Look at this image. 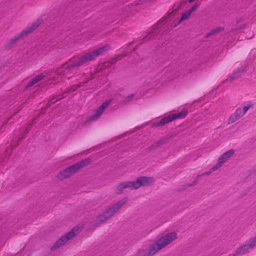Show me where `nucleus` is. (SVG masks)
I'll use <instances>...</instances> for the list:
<instances>
[{"instance_id":"nucleus-43","label":"nucleus","mask_w":256,"mask_h":256,"mask_svg":"<svg viewBox=\"0 0 256 256\" xmlns=\"http://www.w3.org/2000/svg\"><path fill=\"white\" fill-rule=\"evenodd\" d=\"M133 42H130V43L128 44V46H131V45L133 44Z\"/></svg>"},{"instance_id":"nucleus-15","label":"nucleus","mask_w":256,"mask_h":256,"mask_svg":"<svg viewBox=\"0 0 256 256\" xmlns=\"http://www.w3.org/2000/svg\"><path fill=\"white\" fill-rule=\"evenodd\" d=\"M172 138V136H164L162 137L160 140L156 142V143L157 144L158 147H160L164 144H167Z\"/></svg>"},{"instance_id":"nucleus-9","label":"nucleus","mask_w":256,"mask_h":256,"mask_svg":"<svg viewBox=\"0 0 256 256\" xmlns=\"http://www.w3.org/2000/svg\"><path fill=\"white\" fill-rule=\"evenodd\" d=\"M110 102L106 101L96 110L94 114L89 117V120L93 121L97 119L103 112L106 108L110 104Z\"/></svg>"},{"instance_id":"nucleus-23","label":"nucleus","mask_w":256,"mask_h":256,"mask_svg":"<svg viewBox=\"0 0 256 256\" xmlns=\"http://www.w3.org/2000/svg\"><path fill=\"white\" fill-rule=\"evenodd\" d=\"M88 80L87 81H86L82 83V84H86V82H88ZM82 85V83H80L78 84H76V85H74L73 86H72L70 89H68V90H70V92H74L75 90H76L81 86Z\"/></svg>"},{"instance_id":"nucleus-26","label":"nucleus","mask_w":256,"mask_h":256,"mask_svg":"<svg viewBox=\"0 0 256 256\" xmlns=\"http://www.w3.org/2000/svg\"><path fill=\"white\" fill-rule=\"evenodd\" d=\"M44 77V76L43 74H40L34 77L32 80L34 82L35 84L37 83L38 82L42 80Z\"/></svg>"},{"instance_id":"nucleus-27","label":"nucleus","mask_w":256,"mask_h":256,"mask_svg":"<svg viewBox=\"0 0 256 256\" xmlns=\"http://www.w3.org/2000/svg\"><path fill=\"white\" fill-rule=\"evenodd\" d=\"M235 113L236 115L238 116L240 118L245 114L241 108H238L235 112Z\"/></svg>"},{"instance_id":"nucleus-4","label":"nucleus","mask_w":256,"mask_h":256,"mask_svg":"<svg viewBox=\"0 0 256 256\" xmlns=\"http://www.w3.org/2000/svg\"><path fill=\"white\" fill-rule=\"evenodd\" d=\"M127 202L128 198H124L118 200L114 204L108 206L104 212L98 216L97 220L100 222H102L110 219L111 217L114 216L115 214L118 212V210L126 203Z\"/></svg>"},{"instance_id":"nucleus-37","label":"nucleus","mask_w":256,"mask_h":256,"mask_svg":"<svg viewBox=\"0 0 256 256\" xmlns=\"http://www.w3.org/2000/svg\"><path fill=\"white\" fill-rule=\"evenodd\" d=\"M182 3H180L179 4L178 6H177V7L174 10V12H176V10H180V8H181L182 6Z\"/></svg>"},{"instance_id":"nucleus-5","label":"nucleus","mask_w":256,"mask_h":256,"mask_svg":"<svg viewBox=\"0 0 256 256\" xmlns=\"http://www.w3.org/2000/svg\"><path fill=\"white\" fill-rule=\"evenodd\" d=\"M90 162V160L88 158L82 160L60 172L57 176V178L60 180H63L68 178L72 174L78 172L80 169L87 166Z\"/></svg>"},{"instance_id":"nucleus-8","label":"nucleus","mask_w":256,"mask_h":256,"mask_svg":"<svg viewBox=\"0 0 256 256\" xmlns=\"http://www.w3.org/2000/svg\"><path fill=\"white\" fill-rule=\"evenodd\" d=\"M110 102L106 101L96 110L94 114L89 117V120L93 121L97 119L103 112L106 108L110 104Z\"/></svg>"},{"instance_id":"nucleus-28","label":"nucleus","mask_w":256,"mask_h":256,"mask_svg":"<svg viewBox=\"0 0 256 256\" xmlns=\"http://www.w3.org/2000/svg\"><path fill=\"white\" fill-rule=\"evenodd\" d=\"M216 170H212V168L210 169L209 171L206 172L201 174H199L198 176V178H200V176H208L212 172Z\"/></svg>"},{"instance_id":"nucleus-22","label":"nucleus","mask_w":256,"mask_h":256,"mask_svg":"<svg viewBox=\"0 0 256 256\" xmlns=\"http://www.w3.org/2000/svg\"><path fill=\"white\" fill-rule=\"evenodd\" d=\"M159 147L158 146L156 142L152 144L150 146L148 147L146 150L148 152H150L152 151L156 150Z\"/></svg>"},{"instance_id":"nucleus-1","label":"nucleus","mask_w":256,"mask_h":256,"mask_svg":"<svg viewBox=\"0 0 256 256\" xmlns=\"http://www.w3.org/2000/svg\"><path fill=\"white\" fill-rule=\"evenodd\" d=\"M110 48L109 46H105L95 50L91 52L85 53L84 54L76 56H74L68 62L62 64V66L56 70L58 74H64V70H70L72 68L79 66L88 62L94 60L99 56L108 51Z\"/></svg>"},{"instance_id":"nucleus-2","label":"nucleus","mask_w":256,"mask_h":256,"mask_svg":"<svg viewBox=\"0 0 256 256\" xmlns=\"http://www.w3.org/2000/svg\"><path fill=\"white\" fill-rule=\"evenodd\" d=\"M177 238V234L170 232L162 236L147 249L140 250L136 256H152Z\"/></svg>"},{"instance_id":"nucleus-46","label":"nucleus","mask_w":256,"mask_h":256,"mask_svg":"<svg viewBox=\"0 0 256 256\" xmlns=\"http://www.w3.org/2000/svg\"><path fill=\"white\" fill-rule=\"evenodd\" d=\"M172 12H170V13L169 15H170V14H172Z\"/></svg>"},{"instance_id":"nucleus-19","label":"nucleus","mask_w":256,"mask_h":256,"mask_svg":"<svg viewBox=\"0 0 256 256\" xmlns=\"http://www.w3.org/2000/svg\"><path fill=\"white\" fill-rule=\"evenodd\" d=\"M240 118L238 116L236 115V114L235 112H234L229 118L228 124H230L233 123L234 122H236V120H238Z\"/></svg>"},{"instance_id":"nucleus-41","label":"nucleus","mask_w":256,"mask_h":256,"mask_svg":"<svg viewBox=\"0 0 256 256\" xmlns=\"http://www.w3.org/2000/svg\"><path fill=\"white\" fill-rule=\"evenodd\" d=\"M164 20H162V19L160 20V21L158 22V25L160 24H162L164 22Z\"/></svg>"},{"instance_id":"nucleus-10","label":"nucleus","mask_w":256,"mask_h":256,"mask_svg":"<svg viewBox=\"0 0 256 256\" xmlns=\"http://www.w3.org/2000/svg\"><path fill=\"white\" fill-rule=\"evenodd\" d=\"M188 114V110L184 108L178 114H170V116L172 120H173L176 119L184 118Z\"/></svg>"},{"instance_id":"nucleus-40","label":"nucleus","mask_w":256,"mask_h":256,"mask_svg":"<svg viewBox=\"0 0 256 256\" xmlns=\"http://www.w3.org/2000/svg\"><path fill=\"white\" fill-rule=\"evenodd\" d=\"M212 34H214L211 31V32H209L208 33L205 37L206 38H208V37H210V36H212Z\"/></svg>"},{"instance_id":"nucleus-17","label":"nucleus","mask_w":256,"mask_h":256,"mask_svg":"<svg viewBox=\"0 0 256 256\" xmlns=\"http://www.w3.org/2000/svg\"><path fill=\"white\" fill-rule=\"evenodd\" d=\"M154 32H150L149 34H148L147 36H144L142 40V42H140L138 45L136 46L132 50V52H134L138 48V46L141 44L142 42H144L148 40H149L150 39L152 36V35H153V34L154 33Z\"/></svg>"},{"instance_id":"nucleus-29","label":"nucleus","mask_w":256,"mask_h":256,"mask_svg":"<svg viewBox=\"0 0 256 256\" xmlns=\"http://www.w3.org/2000/svg\"><path fill=\"white\" fill-rule=\"evenodd\" d=\"M223 30H224L223 28L218 26V27H217L216 28L214 29L213 30H212V32L213 33V34H214L218 33V32L222 31Z\"/></svg>"},{"instance_id":"nucleus-18","label":"nucleus","mask_w":256,"mask_h":256,"mask_svg":"<svg viewBox=\"0 0 256 256\" xmlns=\"http://www.w3.org/2000/svg\"><path fill=\"white\" fill-rule=\"evenodd\" d=\"M190 12H188V10L183 13L182 15L181 18L178 22L175 24L174 26H176L177 25L179 24L182 21L186 20L190 16Z\"/></svg>"},{"instance_id":"nucleus-6","label":"nucleus","mask_w":256,"mask_h":256,"mask_svg":"<svg viewBox=\"0 0 256 256\" xmlns=\"http://www.w3.org/2000/svg\"><path fill=\"white\" fill-rule=\"evenodd\" d=\"M42 22V20L38 18L36 22H34L30 26L26 28L25 30H22L20 33L16 34L14 38H12L10 40L5 44V48H10L13 45H14L17 40L20 38L22 36L26 35L32 32L35 29H36L39 25Z\"/></svg>"},{"instance_id":"nucleus-16","label":"nucleus","mask_w":256,"mask_h":256,"mask_svg":"<svg viewBox=\"0 0 256 256\" xmlns=\"http://www.w3.org/2000/svg\"><path fill=\"white\" fill-rule=\"evenodd\" d=\"M172 138V136H164L162 137L160 140L156 142V143L157 144L158 147H160L164 144H167Z\"/></svg>"},{"instance_id":"nucleus-20","label":"nucleus","mask_w":256,"mask_h":256,"mask_svg":"<svg viewBox=\"0 0 256 256\" xmlns=\"http://www.w3.org/2000/svg\"><path fill=\"white\" fill-rule=\"evenodd\" d=\"M234 152V150L232 149L222 154V155L228 160L233 156Z\"/></svg>"},{"instance_id":"nucleus-42","label":"nucleus","mask_w":256,"mask_h":256,"mask_svg":"<svg viewBox=\"0 0 256 256\" xmlns=\"http://www.w3.org/2000/svg\"><path fill=\"white\" fill-rule=\"evenodd\" d=\"M238 254H236V253L232 254H230L229 256H236V255Z\"/></svg>"},{"instance_id":"nucleus-30","label":"nucleus","mask_w":256,"mask_h":256,"mask_svg":"<svg viewBox=\"0 0 256 256\" xmlns=\"http://www.w3.org/2000/svg\"><path fill=\"white\" fill-rule=\"evenodd\" d=\"M54 99H55V98H52L47 103V104L46 105V106L47 108L50 107L52 104H54L55 102H56V100H54Z\"/></svg>"},{"instance_id":"nucleus-44","label":"nucleus","mask_w":256,"mask_h":256,"mask_svg":"<svg viewBox=\"0 0 256 256\" xmlns=\"http://www.w3.org/2000/svg\"><path fill=\"white\" fill-rule=\"evenodd\" d=\"M194 0H188V2H189L190 3H192V2Z\"/></svg>"},{"instance_id":"nucleus-7","label":"nucleus","mask_w":256,"mask_h":256,"mask_svg":"<svg viewBox=\"0 0 256 256\" xmlns=\"http://www.w3.org/2000/svg\"><path fill=\"white\" fill-rule=\"evenodd\" d=\"M75 235L74 232V229H72L70 232H67L65 235L62 236L59 240H58L51 248V250H54L60 246L64 245L67 241L72 239Z\"/></svg>"},{"instance_id":"nucleus-36","label":"nucleus","mask_w":256,"mask_h":256,"mask_svg":"<svg viewBox=\"0 0 256 256\" xmlns=\"http://www.w3.org/2000/svg\"><path fill=\"white\" fill-rule=\"evenodd\" d=\"M34 84H35L34 82L32 80L28 83L26 88H28L29 87L32 86Z\"/></svg>"},{"instance_id":"nucleus-11","label":"nucleus","mask_w":256,"mask_h":256,"mask_svg":"<svg viewBox=\"0 0 256 256\" xmlns=\"http://www.w3.org/2000/svg\"><path fill=\"white\" fill-rule=\"evenodd\" d=\"M244 71L245 68L244 66H242L241 68H238L236 71L234 72L230 76V80L232 82V80L239 78L241 76L242 73Z\"/></svg>"},{"instance_id":"nucleus-33","label":"nucleus","mask_w":256,"mask_h":256,"mask_svg":"<svg viewBox=\"0 0 256 256\" xmlns=\"http://www.w3.org/2000/svg\"><path fill=\"white\" fill-rule=\"evenodd\" d=\"M126 56V54H122V56H118L117 57H116L115 58H114L112 60H113V62H117L118 60H120V58L121 57H125Z\"/></svg>"},{"instance_id":"nucleus-35","label":"nucleus","mask_w":256,"mask_h":256,"mask_svg":"<svg viewBox=\"0 0 256 256\" xmlns=\"http://www.w3.org/2000/svg\"><path fill=\"white\" fill-rule=\"evenodd\" d=\"M244 26H245V24H244L242 26H240V28L232 29V30H231V32H238L239 30H240V29H242V28H244Z\"/></svg>"},{"instance_id":"nucleus-3","label":"nucleus","mask_w":256,"mask_h":256,"mask_svg":"<svg viewBox=\"0 0 256 256\" xmlns=\"http://www.w3.org/2000/svg\"><path fill=\"white\" fill-rule=\"evenodd\" d=\"M150 179H151L150 177L140 176L134 181L124 182L120 183L116 186V189L118 191V194L122 193L123 190L126 188L136 190L142 186H148Z\"/></svg>"},{"instance_id":"nucleus-39","label":"nucleus","mask_w":256,"mask_h":256,"mask_svg":"<svg viewBox=\"0 0 256 256\" xmlns=\"http://www.w3.org/2000/svg\"><path fill=\"white\" fill-rule=\"evenodd\" d=\"M29 130V128H26V130L25 132H24V134H22V138H23L27 134V133L28 132Z\"/></svg>"},{"instance_id":"nucleus-45","label":"nucleus","mask_w":256,"mask_h":256,"mask_svg":"<svg viewBox=\"0 0 256 256\" xmlns=\"http://www.w3.org/2000/svg\"><path fill=\"white\" fill-rule=\"evenodd\" d=\"M239 22H240V20H236V23H238Z\"/></svg>"},{"instance_id":"nucleus-13","label":"nucleus","mask_w":256,"mask_h":256,"mask_svg":"<svg viewBox=\"0 0 256 256\" xmlns=\"http://www.w3.org/2000/svg\"><path fill=\"white\" fill-rule=\"evenodd\" d=\"M250 248V242L248 241V243L246 244H244L242 246L236 249V254H243L248 252V249Z\"/></svg>"},{"instance_id":"nucleus-24","label":"nucleus","mask_w":256,"mask_h":256,"mask_svg":"<svg viewBox=\"0 0 256 256\" xmlns=\"http://www.w3.org/2000/svg\"><path fill=\"white\" fill-rule=\"evenodd\" d=\"M199 178H198V176H197L195 180L194 181H193L192 183L186 184V185L184 186V188H188L190 186H195L197 182H198Z\"/></svg>"},{"instance_id":"nucleus-31","label":"nucleus","mask_w":256,"mask_h":256,"mask_svg":"<svg viewBox=\"0 0 256 256\" xmlns=\"http://www.w3.org/2000/svg\"><path fill=\"white\" fill-rule=\"evenodd\" d=\"M252 106V104H251L244 106L242 109L244 113L245 114Z\"/></svg>"},{"instance_id":"nucleus-32","label":"nucleus","mask_w":256,"mask_h":256,"mask_svg":"<svg viewBox=\"0 0 256 256\" xmlns=\"http://www.w3.org/2000/svg\"><path fill=\"white\" fill-rule=\"evenodd\" d=\"M199 4H196L192 6L190 10H189L188 11L190 12V14L192 12L194 11H196L198 6Z\"/></svg>"},{"instance_id":"nucleus-34","label":"nucleus","mask_w":256,"mask_h":256,"mask_svg":"<svg viewBox=\"0 0 256 256\" xmlns=\"http://www.w3.org/2000/svg\"><path fill=\"white\" fill-rule=\"evenodd\" d=\"M65 97H66V96H62V94H60L57 96L56 98H55V99L54 100H56V102H57L58 100H60Z\"/></svg>"},{"instance_id":"nucleus-21","label":"nucleus","mask_w":256,"mask_h":256,"mask_svg":"<svg viewBox=\"0 0 256 256\" xmlns=\"http://www.w3.org/2000/svg\"><path fill=\"white\" fill-rule=\"evenodd\" d=\"M133 97H134L133 94L128 95V96L124 97V99L122 100V102L124 104H128V102H130V101H131L132 100Z\"/></svg>"},{"instance_id":"nucleus-12","label":"nucleus","mask_w":256,"mask_h":256,"mask_svg":"<svg viewBox=\"0 0 256 256\" xmlns=\"http://www.w3.org/2000/svg\"><path fill=\"white\" fill-rule=\"evenodd\" d=\"M172 121V119L170 117V116L162 118L158 122H155L152 124L153 127H158V126H164L166 124Z\"/></svg>"},{"instance_id":"nucleus-25","label":"nucleus","mask_w":256,"mask_h":256,"mask_svg":"<svg viewBox=\"0 0 256 256\" xmlns=\"http://www.w3.org/2000/svg\"><path fill=\"white\" fill-rule=\"evenodd\" d=\"M250 242V248L256 246V236L253 238H251L248 240Z\"/></svg>"},{"instance_id":"nucleus-38","label":"nucleus","mask_w":256,"mask_h":256,"mask_svg":"<svg viewBox=\"0 0 256 256\" xmlns=\"http://www.w3.org/2000/svg\"><path fill=\"white\" fill-rule=\"evenodd\" d=\"M70 92V90H66L62 94V96H66H66L67 94Z\"/></svg>"},{"instance_id":"nucleus-14","label":"nucleus","mask_w":256,"mask_h":256,"mask_svg":"<svg viewBox=\"0 0 256 256\" xmlns=\"http://www.w3.org/2000/svg\"><path fill=\"white\" fill-rule=\"evenodd\" d=\"M228 160L222 154L218 159L216 164L212 167V170H218L226 161Z\"/></svg>"}]
</instances>
